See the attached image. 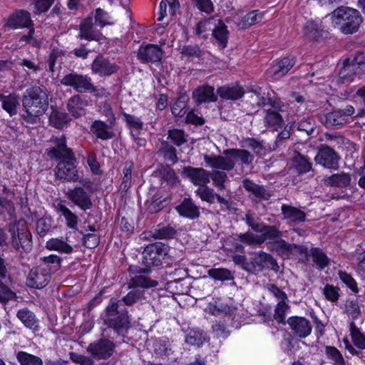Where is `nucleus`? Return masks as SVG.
Here are the masks:
<instances>
[{"label": "nucleus", "instance_id": "13", "mask_svg": "<svg viewBox=\"0 0 365 365\" xmlns=\"http://www.w3.org/2000/svg\"><path fill=\"white\" fill-rule=\"evenodd\" d=\"M91 70L93 74L105 78L117 73L120 66L102 53H99L93 61Z\"/></svg>", "mask_w": 365, "mask_h": 365}, {"label": "nucleus", "instance_id": "27", "mask_svg": "<svg viewBox=\"0 0 365 365\" xmlns=\"http://www.w3.org/2000/svg\"><path fill=\"white\" fill-rule=\"evenodd\" d=\"M242 185L246 191L256 197V200H268L272 195L270 190L264 186L256 184L250 179H245Z\"/></svg>", "mask_w": 365, "mask_h": 365}, {"label": "nucleus", "instance_id": "38", "mask_svg": "<svg viewBox=\"0 0 365 365\" xmlns=\"http://www.w3.org/2000/svg\"><path fill=\"white\" fill-rule=\"evenodd\" d=\"M292 165L297 173L304 174L312 170V163L310 160L299 152H294L292 158Z\"/></svg>", "mask_w": 365, "mask_h": 365}, {"label": "nucleus", "instance_id": "40", "mask_svg": "<svg viewBox=\"0 0 365 365\" xmlns=\"http://www.w3.org/2000/svg\"><path fill=\"white\" fill-rule=\"evenodd\" d=\"M16 315L25 327L33 331L38 330V319L32 312L23 309L19 310Z\"/></svg>", "mask_w": 365, "mask_h": 365}, {"label": "nucleus", "instance_id": "9", "mask_svg": "<svg viewBox=\"0 0 365 365\" xmlns=\"http://www.w3.org/2000/svg\"><path fill=\"white\" fill-rule=\"evenodd\" d=\"M115 348V344L113 340L103 336L90 343L86 351L94 359L107 360L114 354Z\"/></svg>", "mask_w": 365, "mask_h": 365}, {"label": "nucleus", "instance_id": "7", "mask_svg": "<svg viewBox=\"0 0 365 365\" xmlns=\"http://www.w3.org/2000/svg\"><path fill=\"white\" fill-rule=\"evenodd\" d=\"M8 232L10 235L9 245L16 251L29 252L32 249V235L26 228L19 229L17 222L8 225Z\"/></svg>", "mask_w": 365, "mask_h": 365}, {"label": "nucleus", "instance_id": "20", "mask_svg": "<svg viewBox=\"0 0 365 365\" xmlns=\"http://www.w3.org/2000/svg\"><path fill=\"white\" fill-rule=\"evenodd\" d=\"M51 112L48 116L49 125L58 130L68 128L72 121L69 113L53 106H51Z\"/></svg>", "mask_w": 365, "mask_h": 365}, {"label": "nucleus", "instance_id": "8", "mask_svg": "<svg viewBox=\"0 0 365 365\" xmlns=\"http://www.w3.org/2000/svg\"><path fill=\"white\" fill-rule=\"evenodd\" d=\"M60 82L65 86L72 87L78 93H95L97 87L92 83L91 78L88 75H83L76 72L66 74Z\"/></svg>", "mask_w": 365, "mask_h": 365}, {"label": "nucleus", "instance_id": "55", "mask_svg": "<svg viewBox=\"0 0 365 365\" xmlns=\"http://www.w3.org/2000/svg\"><path fill=\"white\" fill-rule=\"evenodd\" d=\"M262 20V15L258 10H254L245 15L240 20V26L242 29H247L257 24Z\"/></svg>", "mask_w": 365, "mask_h": 365}, {"label": "nucleus", "instance_id": "63", "mask_svg": "<svg viewBox=\"0 0 365 365\" xmlns=\"http://www.w3.org/2000/svg\"><path fill=\"white\" fill-rule=\"evenodd\" d=\"M326 354L334 365H346L341 352L334 346L326 347Z\"/></svg>", "mask_w": 365, "mask_h": 365}, {"label": "nucleus", "instance_id": "15", "mask_svg": "<svg viewBox=\"0 0 365 365\" xmlns=\"http://www.w3.org/2000/svg\"><path fill=\"white\" fill-rule=\"evenodd\" d=\"M354 113V108L346 106L343 109L335 110L325 115L324 124L327 127H334L341 125L348 122V118Z\"/></svg>", "mask_w": 365, "mask_h": 365}, {"label": "nucleus", "instance_id": "60", "mask_svg": "<svg viewBox=\"0 0 365 365\" xmlns=\"http://www.w3.org/2000/svg\"><path fill=\"white\" fill-rule=\"evenodd\" d=\"M242 148H251L256 154H262L264 150V146L262 141L257 140L252 138H247L241 141Z\"/></svg>", "mask_w": 365, "mask_h": 365}, {"label": "nucleus", "instance_id": "61", "mask_svg": "<svg viewBox=\"0 0 365 365\" xmlns=\"http://www.w3.org/2000/svg\"><path fill=\"white\" fill-rule=\"evenodd\" d=\"M143 297L144 291L136 289L129 292L120 301H121V303L123 302L125 305L132 306Z\"/></svg>", "mask_w": 365, "mask_h": 365}, {"label": "nucleus", "instance_id": "42", "mask_svg": "<svg viewBox=\"0 0 365 365\" xmlns=\"http://www.w3.org/2000/svg\"><path fill=\"white\" fill-rule=\"evenodd\" d=\"M206 340V333L199 328L190 329L185 336V342L192 346H200Z\"/></svg>", "mask_w": 365, "mask_h": 365}, {"label": "nucleus", "instance_id": "4", "mask_svg": "<svg viewBox=\"0 0 365 365\" xmlns=\"http://www.w3.org/2000/svg\"><path fill=\"white\" fill-rule=\"evenodd\" d=\"M335 24L344 34H349L356 32L362 18L359 12L351 7L341 6L333 11Z\"/></svg>", "mask_w": 365, "mask_h": 365}, {"label": "nucleus", "instance_id": "12", "mask_svg": "<svg viewBox=\"0 0 365 365\" xmlns=\"http://www.w3.org/2000/svg\"><path fill=\"white\" fill-rule=\"evenodd\" d=\"M109 113L108 119L106 122L96 120H94L91 125V133L99 139L107 140L115 136L113 127L115 124V117L110 110H108Z\"/></svg>", "mask_w": 365, "mask_h": 365}, {"label": "nucleus", "instance_id": "30", "mask_svg": "<svg viewBox=\"0 0 365 365\" xmlns=\"http://www.w3.org/2000/svg\"><path fill=\"white\" fill-rule=\"evenodd\" d=\"M304 35L311 41H319L328 36V33L324 29L321 22L309 21L304 26Z\"/></svg>", "mask_w": 365, "mask_h": 365}, {"label": "nucleus", "instance_id": "36", "mask_svg": "<svg viewBox=\"0 0 365 365\" xmlns=\"http://www.w3.org/2000/svg\"><path fill=\"white\" fill-rule=\"evenodd\" d=\"M266 245L268 250L276 252L281 257H288L292 252V245L280 237L267 242Z\"/></svg>", "mask_w": 365, "mask_h": 365}, {"label": "nucleus", "instance_id": "5", "mask_svg": "<svg viewBox=\"0 0 365 365\" xmlns=\"http://www.w3.org/2000/svg\"><path fill=\"white\" fill-rule=\"evenodd\" d=\"M178 271V264H175L173 269L165 270L163 273L161 272V277L163 280L166 281L164 283V287H161V291L164 290V293H161L162 297H172L174 300L175 295H180L186 294L189 291V286L185 284L183 278H173Z\"/></svg>", "mask_w": 365, "mask_h": 365}, {"label": "nucleus", "instance_id": "1", "mask_svg": "<svg viewBox=\"0 0 365 365\" xmlns=\"http://www.w3.org/2000/svg\"><path fill=\"white\" fill-rule=\"evenodd\" d=\"M21 118L27 123L35 124L48 108L49 98L46 88L34 86L27 88L21 97Z\"/></svg>", "mask_w": 365, "mask_h": 365}, {"label": "nucleus", "instance_id": "46", "mask_svg": "<svg viewBox=\"0 0 365 365\" xmlns=\"http://www.w3.org/2000/svg\"><path fill=\"white\" fill-rule=\"evenodd\" d=\"M226 155H230L232 158H238L243 165H249L252 164L254 156L245 149L230 148L224 151Z\"/></svg>", "mask_w": 365, "mask_h": 365}, {"label": "nucleus", "instance_id": "21", "mask_svg": "<svg viewBox=\"0 0 365 365\" xmlns=\"http://www.w3.org/2000/svg\"><path fill=\"white\" fill-rule=\"evenodd\" d=\"M88 102L80 94L71 96L67 101L66 108L70 115L77 119L86 114V107Z\"/></svg>", "mask_w": 365, "mask_h": 365}, {"label": "nucleus", "instance_id": "17", "mask_svg": "<svg viewBox=\"0 0 365 365\" xmlns=\"http://www.w3.org/2000/svg\"><path fill=\"white\" fill-rule=\"evenodd\" d=\"M182 173L190 181L200 187L207 185L210 180V172L202 168L187 166L183 168Z\"/></svg>", "mask_w": 365, "mask_h": 365}, {"label": "nucleus", "instance_id": "64", "mask_svg": "<svg viewBox=\"0 0 365 365\" xmlns=\"http://www.w3.org/2000/svg\"><path fill=\"white\" fill-rule=\"evenodd\" d=\"M357 65L361 67L362 70H365V55H358L351 65H346L340 71L341 78H345L348 73L354 69V67Z\"/></svg>", "mask_w": 365, "mask_h": 365}, {"label": "nucleus", "instance_id": "6", "mask_svg": "<svg viewBox=\"0 0 365 365\" xmlns=\"http://www.w3.org/2000/svg\"><path fill=\"white\" fill-rule=\"evenodd\" d=\"M76 155L71 160H63L58 161L57 165L54 168V174L56 179L65 182H77L79 181L84 187H88L87 184H90L91 181L88 179H80L78 171L77 170Z\"/></svg>", "mask_w": 365, "mask_h": 365}, {"label": "nucleus", "instance_id": "11", "mask_svg": "<svg viewBox=\"0 0 365 365\" xmlns=\"http://www.w3.org/2000/svg\"><path fill=\"white\" fill-rule=\"evenodd\" d=\"M249 266L248 272L253 274L260 272L264 269H271L275 272L279 270V266L275 259L263 251L259 252L251 259Z\"/></svg>", "mask_w": 365, "mask_h": 365}, {"label": "nucleus", "instance_id": "31", "mask_svg": "<svg viewBox=\"0 0 365 365\" xmlns=\"http://www.w3.org/2000/svg\"><path fill=\"white\" fill-rule=\"evenodd\" d=\"M192 98L197 104L215 102L217 99L214 87L210 86H202L196 88L192 92Z\"/></svg>", "mask_w": 365, "mask_h": 365}, {"label": "nucleus", "instance_id": "18", "mask_svg": "<svg viewBox=\"0 0 365 365\" xmlns=\"http://www.w3.org/2000/svg\"><path fill=\"white\" fill-rule=\"evenodd\" d=\"M67 197L83 210H90L93 207L91 195L82 187L68 190Z\"/></svg>", "mask_w": 365, "mask_h": 365}, {"label": "nucleus", "instance_id": "10", "mask_svg": "<svg viewBox=\"0 0 365 365\" xmlns=\"http://www.w3.org/2000/svg\"><path fill=\"white\" fill-rule=\"evenodd\" d=\"M51 142L53 146L46 149V153L51 160H71L75 153L71 148L67 146L66 138L64 135L60 137H52Z\"/></svg>", "mask_w": 365, "mask_h": 365}, {"label": "nucleus", "instance_id": "32", "mask_svg": "<svg viewBox=\"0 0 365 365\" xmlns=\"http://www.w3.org/2000/svg\"><path fill=\"white\" fill-rule=\"evenodd\" d=\"M143 263L146 267L158 266L160 264L159 242L149 244L144 249Z\"/></svg>", "mask_w": 365, "mask_h": 365}, {"label": "nucleus", "instance_id": "14", "mask_svg": "<svg viewBox=\"0 0 365 365\" xmlns=\"http://www.w3.org/2000/svg\"><path fill=\"white\" fill-rule=\"evenodd\" d=\"M340 156L330 146L322 145L314 158L317 164L323 166L325 168L331 170H337L339 168V162Z\"/></svg>", "mask_w": 365, "mask_h": 365}, {"label": "nucleus", "instance_id": "48", "mask_svg": "<svg viewBox=\"0 0 365 365\" xmlns=\"http://www.w3.org/2000/svg\"><path fill=\"white\" fill-rule=\"evenodd\" d=\"M158 284V281L153 280L149 277L143 275H137L131 277L128 285V288H135L138 287L142 288H150L156 287Z\"/></svg>", "mask_w": 365, "mask_h": 365}, {"label": "nucleus", "instance_id": "49", "mask_svg": "<svg viewBox=\"0 0 365 365\" xmlns=\"http://www.w3.org/2000/svg\"><path fill=\"white\" fill-rule=\"evenodd\" d=\"M175 251H170V247L165 244L161 243V256L163 255L161 260V270L173 269L175 264H177L175 259H173V254Z\"/></svg>", "mask_w": 365, "mask_h": 365}, {"label": "nucleus", "instance_id": "51", "mask_svg": "<svg viewBox=\"0 0 365 365\" xmlns=\"http://www.w3.org/2000/svg\"><path fill=\"white\" fill-rule=\"evenodd\" d=\"M16 359L21 365H43V360L34 354L19 351L16 354Z\"/></svg>", "mask_w": 365, "mask_h": 365}, {"label": "nucleus", "instance_id": "33", "mask_svg": "<svg viewBox=\"0 0 365 365\" xmlns=\"http://www.w3.org/2000/svg\"><path fill=\"white\" fill-rule=\"evenodd\" d=\"M0 101L4 110L11 117L17 113V108L20 106L19 96L15 93L6 96L0 93Z\"/></svg>", "mask_w": 365, "mask_h": 365}, {"label": "nucleus", "instance_id": "3", "mask_svg": "<svg viewBox=\"0 0 365 365\" xmlns=\"http://www.w3.org/2000/svg\"><path fill=\"white\" fill-rule=\"evenodd\" d=\"M121 301L112 297L101 314L103 324L118 335L124 337L130 327V320L126 308L121 307Z\"/></svg>", "mask_w": 365, "mask_h": 365}, {"label": "nucleus", "instance_id": "26", "mask_svg": "<svg viewBox=\"0 0 365 365\" xmlns=\"http://www.w3.org/2000/svg\"><path fill=\"white\" fill-rule=\"evenodd\" d=\"M301 253L305 255L307 260H309V257H312L317 269L322 270L329 264V259L327 255L318 247H312L309 251L307 248H303Z\"/></svg>", "mask_w": 365, "mask_h": 365}, {"label": "nucleus", "instance_id": "39", "mask_svg": "<svg viewBox=\"0 0 365 365\" xmlns=\"http://www.w3.org/2000/svg\"><path fill=\"white\" fill-rule=\"evenodd\" d=\"M264 123L267 127L272 128L277 130L283 126L284 120L278 111L272 109H264Z\"/></svg>", "mask_w": 365, "mask_h": 365}, {"label": "nucleus", "instance_id": "23", "mask_svg": "<svg viewBox=\"0 0 365 365\" xmlns=\"http://www.w3.org/2000/svg\"><path fill=\"white\" fill-rule=\"evenodd\" d=\"M287 323L293 334L299 338H306L311 334L312 325L304 317H292L288 319Z\"/></svg>", "mask_w": 365, "mask_h": 365}, {"label": "nucleus", "instance_id": "29", "mask_svg": "<svg viewBox=\"0 0 365 365\" xmlns=\"http://www.w3.org/2000/svg\"><path fill=\"white\" fill-rule=\"evenodd\" d=\"M176 210L180 216L195 220L200 216V209L191 198H185L182 202L176 207Z\"/></svg>", "mask_w": 365, "mask_h": 365}, {"label": "nucleus", "instance_id": "35", "mask_svg": "<svg viewBox=\"0 0 365 365\" xmlns=\"http://www.w3.org/2000/svg\"><path fill=\"white\" fill-rule=\"evenodd\" d=\"M207 312L212 315L220 316L225 314L234 319L237 309L233 306L228 305L227 304L222 302H215L214 303H210L207 306Z\"/></svg>", "mask_w": 365, "mask_h": 365}, {"label": "nucleus", "instance_id": "37", "mask_svg": "<svg viewBox=\"0 0 365 365\" xmlns=\"http://www.w3.org/2000/svg\"><path fill=\"white\" fill-rule=\"evenodd\" d=\"M145 206L150 214H155L160 212V192L157 187L152 185L150 187Z\"/></svg>", "mask_w": 365, "mask_h": 365}, {"label": "nucleus", "instance_id": "22", "mask_svg": "<svg viewBox=\"0 0 365 365\" xmlns=\"http://www.w3.org/2000/svg\"><path fill=\"white\" fill-rule=\"evenodd\" d=\"M204 160L207 165L212 168L230 171L233 170L235 163L232 157L222 155H204Z\"/></svg>", "mask_w": 365, "mask_h": 365}, {"label": "nucleus", "instance_id": "57", "mask_svg": "<svg viewBox=\"0 0 365 365\" xmlns=\"http://www.w3.org/2000/svg\"><path fill=\"white\" fill-rule=\"evenodd\" d=\"M346 314L349 315L353 319H356L361 314L359 302L357 299H347L345 302Z\"/></svg>", "mask_w": 365, "mask_h": 365}, {"label": "nucleus", "instance_id": "56", "mask_svg": "<svg viewBox=\"0 0 365 365\" xmlns=\"http://www.w3.org/2000/svg\"><path fill=\"white\" fill-rule=\"evenodd\" d=\"M351 181L350 176L344 173L334 174L327 180V183L331 186L344 187L349 185Z\"/></svg>", "mask_w": 365, "mask_h": 365}, {"label": "nucleus", "instance_id": "45", "mask_svg": "<svg viewBox=\"0 0 365 365\" xmlns=\"http://www.w3.org/2000/svg\"><path fill=\"white\" fill-rule=\"evenodd\" d=\"M212 29V35L222 48H225L227 43L228 31L226 25L221 21L217 20Z\"/></svg>", "mask_w": 365, "mask_h": 365}, {"label": "nucleus", "instance_id": "2", "mask_svg": "<svg viewBox=\"0 0 365 365\" xmlns=\"http://www.w3.org/2000/svg\"><path fill=\"white\" fill-rule=\"evenodd\" d=\"M39 261V264L33 267L26 277V284L29 288H44L50 282L51 275L61 267L62 259L56 255L41 257Z\"/></svg>", "mask_w": 365, "mask_h": 365}, {"label": "nucleus", "instance_id": "50", "mask_svg": "<svg viewBox=\"0 0 365 365\" xmlns=\"http://www.w3.org/2000/svg\"><path fill=\"white\" fill-rule=\"evenodd\" d=\"M217 20L214 18H209L197 23L195 28V34L199 37L206 38L208 31H212Z\"/></svg>", "mask_w": 365, "mask_h": 365}, {"label": "nucleus", "instance_id": "47", "mask_svg": "<svg viewBox=\"0 0 365 365\" xmlns=\"http://www.w3.org/2000/svg\"><path fill=\"white\" fill-rule=\"evenodd\" d=\"M57 210L60 212L66 219V225L72 230H78V216L72 212L65 205L58 203L57 205Z\"/></svg>", "mask_w": 365, "mask_h": 365}, {"label": "nucleus", "instance_id": "19", "mask_svg": "<svg viewBox=\"0 0 365 365\" xmlns=\"http://www.w3.org/2000/svg\"><path fill=\"white\" fill-rule=\"evenodd\" d=\"M6 26L10 29L29 28L34 26L31 14L26 10H17L11 14L6 21Z\"/></svg>", "mask_w": 365, "mask_h": 365}, {"label": "nucleus", "instance_id": "54", "mask_svg": "<svg viewBox=\"0 0 365 365\" xmlns=\"http://www.w3.org/2000/svg\"><path fill=\"white\" fill-rule=\"evenodd\" d=\"M53 220L51 216L45 215L36 222V232L41 237H43L51 231Z\"/></svg>", "mask_w": 365, "mask_h": 365}, {"label": "nucleus", "instance_id": "41", "mask_svg": "<svg viewBox=\"0 0 365 365\" xmlns=\"http://www.w3.org/2000/svg\"><path fill=\"white\" fill-rule=\"evenodd\" d=\"M123 115L124 117V120L126 122L127 125L131 130L130 133L131 135L135 139L138 140V144H140V141L143 140V138H137L138 135L139 134V132L143 128V123L142 120L133 115L128 114L125 113H123Z\"/></svg>", "mask_w": 365, "mask_h": 365}, {"label": "nucleus", "instance_id": "25", "mask_svg": "<svg viewBox=\"0 0 365 365\" xmlns=\"http://www.w3.org/2000/svg\"><path fill=\"white\" fill-rule=\"evenodd\" d=\"M137 56L143 63L158 64L160 62V47L155 44L141 46L138 49Z\"/></svg>", "mask_w": 365, "mask_h": 365}, {"label": "nucleus", "instance_id": "52", "mask_svg": "<svg viewBox=\"0 0 365 365\" xmlns=\"http://www.w3.org/2000/svg\"><path fill=\"white\" fill-rule=\"evenodd\" d=\"M349 331L354 344L360 349H365V336L354 322L349 324Z\"/></svg>", "mask_w": 365, "mask_h": 365}, {"label": "nucleus", "instance_id": "44", "mask_svg": "<svg viewBox=\"0 0 365 365\" xmlns=\"http://www.w3.org/2000/svg\"><path fill=\"white\" fill-rule=\"evenodd\" d=\"M134 164L132 161H125L123 170V180L119 190L121 193H126L132 185V172Z\"/></svg>", "mask_w": 365, "mask_h": 365}, {"label": "nucleus", "instance_id": "59", "mask_svg": "<svg viewBox=\"0 0 365 365\" xmlns=\"http://www.w3.org/2000/svg\"><path fill=\"white\" fill-rule=\"evenodd\" d=\"M196 194L197 196L200 197L202 201L207 202L210 204H213L215 202L217 195L214 190L208 187L203 186L201 187H198L196 191Z\"/></svg>", "mask_w": 365, "mask_h": 365}, {"label": "nucleus", "instance_id": "34", "mask_svg": "<svg viewBox=\"0 0 365 365\" xmlns=\"http://www.w3.org/2000/svg\"><path fill=\"white\" fill-rule=\"evenodd\" d=\"M217 93L223 99L237 101L241 98L244 94V90L239 86L225 85L217 89Z\"/></svg>", "mask_w": 365, "mask_h": 365}, {"label": "nucleus", "instance_id": "16", "mask_svg": "<svg viewBox=\"0 0 365 365\" xmlns=\"http://www.w3.org/2000/svg\"><path fill=\"white\" fill-rule=\"evenodd\" d=\"M79 39H84L88 41H96L101 43L106 40V37L100 32L93 31V18L91 15L83 19L79 25Z\"/></svg>", "mask_w": 365, "mask_h": 365}, {"label": "nucleus", "instance_id": "53", "mask_svg": "<svg viewBox=\"0 0 365 365\" xmlns=\"http://www.w3.org/2000/svg\"><path fill=\"white\" fill-rule=\"evenodd\" d=\"M178 181V178L175 171L170 167L161 168V186L164 182L168 186V190L175 186Z\"/></svg>", "mask_w": 365, "mask_h": 365}, {"label": "nucleus", "instance_id": "43", "mask_svg": "<svg viewBox=\"0 0 365 365\" xmlns=\"http://www.w3.org/2000/svg\"><path fill=\"white\" fill-rule=\"evenodd\" d=\"M262 231H259L262 235L259 236L261 245L265 241H273L282 236V231L279 230V227L277 225H267L263 224Z\"/></svg>", "mask_w": 365, "mask_h": 365}, {"label": "nucleus", "instance_id": "58", "mask_svg": "<svg viewBox=\"0 0 365 365\" xmlns=\"http://www.w3.org/2000/svg\"><path fill=\"white\" fill-rule=\"evenodd\" d=\"M208 274L215 280H231L233 276L231 272L225 268H212L208 270Z\"/></svg>", "mask_w": 365, "mask_h": 365}, {"label": "nucleus", "instance_id": "62", "mask_svg": "<svg viewBox=\"0 0 365 365\" xmlns=\"http://www.w3.org/2000/svg\"><path fill=\"white\" fill-rule=\"evenodd\" d=\"M340 289L333 284H327L323 289V294L328 301L336 303L339 298Z\"/></svg>", "mask_w": 365, "mask_h": 365}, {"label": "nucleus", "instance_id": "28", "mask_svg": "<svg viewBox=\"0 0 365 365\" xmlns=\"http://www.w3.org/2000/svg\"><path fill=\"white\" fill-rule=\"evenodd\" d=\"M283 219L294 225L305 222L307 215L302 210L288 205H282L281 207Z\"/></svg>", "mask_w": 365, "mask_h": 365}, {"label": "nucleus", "instance_id": "24", "mask_svg": "<svg viewBox=\"0 0 365 365\" xmlns=\"http://www.w3.org/2000/svg\"><path fill=\"white\" fill-rule=\"evenodd\" d=\"M294 63V57H284L277 61L276 63L269 68L268 73L274 80H277L287 74Z\"/></svg>", "mask_w": 365, "mask_h": 365}]
</instances>
